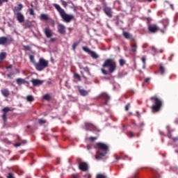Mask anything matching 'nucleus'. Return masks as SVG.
Segmentation results:
<instances>
[{
    "label": "nucleus",
    "mask_w": 178,
    "mask_h": 178,
    "mask_svg": "<svg viewBox=\"0 0 178 178\" xmlns=\"http://www.w3.org/2000/svg\"><path fill=\"white\" fill-rule=\"evenodd\" d=\"M159 72H160L161 74H165V67H163V65H159Z\"/></svg>",
    "instance_id": "nucleus-27"
},
{
    "label": "nucleus",
    "mask_w": 178,
    "mask_h": 178,
    "mask_svg": "<svg viewBox=\"0 0 178 178\" xmlns=\"http://www.w3.org/2000/svg\"><path fill=\"white\" fill-rule=\"evenodd\" d=\"M115 159H116L117 161H119V159H121V158H120V157H115Z\"/></svg>",
    "instance_id": "nucleus-55"
},
{
    "label": "nucleus",
    "mask_w": 178,
    "mask_h": 178,
    "mask_svg": "<svg viewBox=\"0 0 178 178\" xmlns=\"http://www.w3.org/2000/svg\"><path fill=\"white\" fill-rule=\"evenodd\" d=\"M150 101L153 102V106H152V112H159L162 108V100L159 97L154 96L150 97Z\"/></svg>",
    "instance_id": "nucleus-4"
},
{
    "label": "nucleus",
    "mask_w": 178,
    "mask_h": 178,
    "mask_svg": "<svg viewBox=\"0 0 178 178\" xmlns=\"http://www.w3.org/2000/svg\"><path fill=\"white\" fill-rule=\"evenodd\" d=\"M79 168L80 170H82V172H87V170H88V164L86 162H81L79 165Z\"/></svg>",
    "instance_id": "nucleus-12"
},
{
    "label": "nucleus",
    "mask_w": 178,
    "mask_h": 178,
    "mask_svg": "<svg viewBox=\"0 0 178 178\" xmlns=\"http://www.w3.org/2000/svg\"><path fill=\"white\" fill-rule=\"evenodd\" d=\"M26 99L28 102H33L34 101V97H33V95H28Z\"/></svg>",
    "instance_id": "nucleus-26"
},
{
    "label": "nucleus",
    "mask_w": 178,
    "mask_h": 178,
    "mask_svg": "<svg viewBox=\"0 0 178 178\" xmlns=\"http://www.w3.org/2000/svg\"><path fill=\"white\" fill-rule=\"evenodd\" d=\"M6 58V53L2 52L0 54V60H3V59Z\"/></svg>",
    "instance_id": "nucleus-28"
},
{
    "label": "nucleus",
    "mask_w": 178,
    "mask_h": 178,
    "mask_svg": "<svg viewBox=\"0 0 178 178\" xmlns=\"http://www.w3.org/2000/svg\"><path fill=\"white\" fill-rule=\"evenodd\" d=\"M38 122L40 124H44V123H46V121H45V120L40 119L38 120Z\"/></svg>",
    "instance_id": "nucleus-35"
},
{
    "label": "nucleus",
    "mask_w": 178,
    "mask_h": 178,
    "mask_svg": "<svg viewBox=\"0 0 178 178\" xmlns=\"http://www.w3.org/2000/svg\"><path fill=\"white\" fill-rule=\"evenodd\" d=\"M29 60H30V62L31 63H33V65L35 66V60L34 58V56L33 55H29Z\"/></svg>",
    "instance_id": "nucleus-25"
},
{
    "label": "nucleus",
    "mask_w": 178,
    "mask_h": 178,
    "mask_svg": "<svg viewBox=\"0 0 178 178\" xmlns=\"http://www.w3.org/2000/svg\"><path fill=\"white\" fill-rule=\"evenodd\" d=\"M102 98H103L104 99L105 104H106L108 101H109V97L108 96V95L106 93L102 94Z\"/></svg>",
    "instance_id": "nucleus-24"
},
{
    "label": "nucleus",
    "mask_w": 178,
    "mask_h": 178,
    "mask_svg": "<svg viewBox=\"0 0 178 178\" xmlns=\"http://www.w3.org/2000/svg\"><path fill=\"white\" fill-rule=\"evenodd\" d=\"M40 19L43 22H48V20H51V17H49V15L47 14H41Z\"/></svg>",
    "instance_id": "nucleus-17"
},
{
    "label": "nucleus",
    "mask_w": 178,
    "mask_h": 178,
    "mask_svg": "<svg viewBox=\"0 0 178 178\" xmlns=\"http://www.w3.org/2000/svg\"><path fill=\"white\" fill-rule=\"evenodd\" d=\"M68 30H69V31H70V33L72 31V30H73V29H72V28H68Z\"/></svg>",
    "instance_id": "nucleus-54"
},
{
    "label": "nucleus",
    "mask_w": 178,
    "mask_h": 178,
    "mask_svg": "<svg viewBox=\"0 0 178 178\" xmlns=\"http://www.w3.org/2000/svg\"><path fill=\"white\" fill-rule=\"evenodd\" d=\"M57 29L59 34H62L63 35L66 34V26H65L63 24H58Z\"/></svg>",
    "instance_id": "nucleus-11"
},
{
    "label": "nucleus",
    "mask_w": 178,
    "mask_h": 178,
    "mask_svg": "<svg viewBox=\"0 0 178 178\" xmlns=\"http://www.w3.org/2000/svg\"><path fill=\"white\" fill-rule=\"evenodd\" d=\"M147 47H148V44L147 43L143 45V48H147Z\"/></svg>",
    "instance_id": "nucleus-48"
},
{
    "label": "nucleus",
    "mask_w": 178,
    "mask_h": 178,
    "mask_svg": "<svg viewBox=\"0 0 178 178\" xmlns=\"http://www.w3.org/2000/svg\"><path fill=\"white\" fill-rule=\"evenodd\" d=\"M172 140H173V141H178V137L172 138Z\"/></svg>",
    "instance_id": "nucleus-47"
},
{
    "label": "nucleus",
    "mask_w": 178,
    "mask_h": 178,
    "mask_svg": "<svg viewBox=\"0 0 178 178\" xmlns=\"http://www.w3.org/2000/svg\"><path fill=\"white\" fill-rule=\"evenodd\" d=\"M1 94L3 95V97H9L10 92L8 89H2L1 90Z\"/></svg>",
    "instance_id": "nucleus-22"
},
{
    "label": "nucleus",
    "mask_w": 178,
    "mask_h": 178,
    "mask_svg": "<svg viewBox=\"0 0 178 178\" xmlns=\"http://www.w3.org/2000/svg\"><path fill=\"white\" fill-rule=\"evenodd\" d=\"M95 147L97 149L95 159L97 161L102 159L108 154V151H109L108 146L105 143H98L96 144Z\"/></svg>",
    "instance_id": "nucleus-2"
},
{
    "label": "nucleus",
    "mask_w": 178,
    "mask_h": 178,
    "mask_svg": "<svg viewBox=\"0 0 178 178\" xmlns=\"http://www.w3.org/2000/svg\"><path fill=\"white\" fill-rule=\"evenodd\" d=\"M148 30L149 31H150V33H156V31H159V30L161 33H165V31H163V29H159V27H158V26H156V24H149Z\"/></svg>",
    "instance_id": "nucleus-6"
},
{
    "label": "nucleus",
    "mask_w": 178,
    "mask_h": 178,
    "mask_svg": "<svg viewBox=\"0 0 178 178\" xmlns=\"http://www.w3.org/2000/svg\"><path fill=\"white\" fill-rule=\"evenodd\" d=\"M16 17L17 20L19 23H24V15L22 13H17V14H14Z\"/></svg>",
    "instance_id": "nucleus-13"
},
{
    "label": "nucleus",
    "mask_w": 178,
    "mask_h": 178,
    "mask_svg": "<svg viewBox=\"0 0 178 178\" xmlns=\"http://www.w3.org/2000/svg\"><path fill=\"white\" fill-rule=\"evenodd\" d=\"M85 127L86 130L89 131H99L98 128L90 122H85Z\"/></svg>",
    "instance_id": "nucleus-7"
},
{
    "label": "nucleus",
    "mask_w": 178,
    "mask_h": 178,
    "mask_svg": "<svg viewBox=\"0 0 178 178\" xmlns=\"http://www.w3.org/2000/svg\"><path fill=\"white\" fill-rule=\"evenodd\" d=\"M143 126H144V122H141L140 124V127H143Z\"/></svg>",
    "instance_id": "nucleus-52"
},
{
    "label": "nucleus",
    "mask_w": 178,
    "mask_h": 178,
    "mask_svg": "<svg viewBox=\"0 0 178 178\" xmlns=\"http://www.w3.org/2000/svg\"><path fill=\"white\" fill-rule=\"evenodd\" d=\"M104 13L108 17H112V8L109 7H106L104 9Z\"/></svg>",
    "instance_id": "nucleus-18"
},
{
    "label": "nucleus",
    "mask_w": 178,
    "mask_h": 178,
    "mask_svg": "<svg viewBox=\"0 0 178 178\" xmlns=\"http://www.w3.org/2000/svg\"><path fill=\"white\" fill-rule=\"evenodd\" d=\"M130 108V104H128L125 106V111H129V108Z\"/></svg>",
    "instance_id": "nucleus-41"
},
{
    "label": "nucleus",
    "mask_w": 178,
    "mask_h": 178,
    "mask_svg": "<svg viewBox=\"0 0 178 178\" xmlns=\"http://www.w3.org/2000/svg\"><path fill=\"white\" fill-rule=\"evenodd\" d=\"M125 63H126V60H124V59H120V66H124Z\"/></svg>",
    "instance_id": "nucleus-33"
},
{
    "label": "nucleus",
    "mask_w": 178,
    "mask_h": 178,
    "mask_svg": "<svg viewBox=\"0 0 178 178\" xmlns=\"http://www.w3.org/2000/svg\"><path fill=\"white\" fill-rule=\"evenodd\" d=\"M7 177L8 178H15V177H13V173H12V172H9Z\"/></svg>",
    "instance_id": "nucleus-38"
},
{
    "label": "nucleus",
    "mask_w": 178,
    "mask_h": 178,
    "mask_svg": "<svg viewBox=\"0 0 178 178\" xmlns=\"http://www.w3.org/2000/svg\"><path fill=\"white\" fill-rule=\"evenodd\" d=\"M89 140H90V141H95V140H97V137H90L89 138Z\"/></svg>",
    "instance_id": "nucleus-42"
},
{
    "label": "nucleus",
    "mask_w": 178,
    "mask_h": 178,
    "mask_svg": "<svg viewBox=\"0 0 178 178\" xmlns=\"http://www.w3.org/2000/svg\"><path fill=\"white\" fill-rule=\"evenodd\" d=\"M147 1V2H152V0H145Z\"/></svg>",
    "instance_id": "nucleus-57"
},
{
    "label": "nucleus",
    "mask_w": 178,
    "mask_h": 178,
    "mask_svg": "<svg viewBox=\"0 0 178 178\" xmlns=\"http://www.w3.org/2000/svg\"><path fill=\"white\" fill-rule=\"evenodd\" d=\"M61 4L64 8L67 7V2L65 1L64 0H60Z\"/></svg>",
    "instance_id": "nucleus-32"
},
{
    "label": "nucleus",
    "mask_w": 178,
    "mask_h": 178,
    "mask_svg": "<svg viewBox=\"0 0 178 178\" xmlns=\"http://www.w3.org/2000/svg\"><path fill=\"white\" fill-rule=\"evenodd\" d=\"M169 138H172V135L168 136Z\"/></svg>",
    "instance_id": "nucleus-60"
},
{
    "label": "nucleus",
    "mask_w": 178,
    "mask_h": 178,
    "mask_svg": "<svg viewBox=\"0 0 178 178\" xmlns=\"http://www.w3.org/2000/svg\"><path fill=\"white\" fill-rule=\"evenodd\" d=\"M3 2H8V0H0V6H2V3H3Z\"/></svg>",
    "instance_id": "nucleus-39"
},
{
    "label": "nucleus",
    "mask_w": 178,
    "mask_h": 178,
    "mask_svg": "<svg viewBox=\"0 0 178 178\" xmlns=\"http://www.w3.org/2000/svg\"><path fill=\"white\" fill-rule=\"evenodd\" d=\"M172 58H173V54L171 55L170 58H168V60H172Z\"/></svg>",
    "instance_id": "nucleus-50"
},
{
    "label": "nucleus",
    "mask_w": 178,
    "mask_h": 178,
    "mask_svg": "<svg viewBox=\"0 0 178 178\" xmlns=\"http://www.w3.org/2000/svg\"><path fill=\"white\" fill-rule=\"evenodd\" d=\"M83 70H87V69H88V67H85V68H83Z\"/></svg>",
    "instance_id": "nucleus-59"
},
{
    "label": "nucleus",
    "mask_w": 178,
    "mask_h": 178,
    "mask_svg": "<svg viewBox=\"0 0 178 178\" xmlns=\"http://www.w3.org/2000/svg\"><path fill=\"white\" fill-rule=\"evenodd\" d=\"M53 6L56 9L57 12H58L60 17L63 18V22L65 23H70L73 19H74V16L73 15H69L66 13L65 10L59 6V4L54 3Z\"/></svg>",
    "instance_id": "nucleus-3"
},
{
    "label": "nucleus",
    "mask_w": 178,
    "mask_h": 178,
    "mask_svg": "<svg viewBox=\"0 0 178 178\" xmlns=\"http://www.w3.org/2000/svg\"><path fill=\"white\" fill-rule=\"evenodd\" d=\"M24 48H25V49H27V51H30V47L29 46H24Z\"/></svg>",
    "instance_id": "nucleus-44"
},
{
    "label": "nucleus",
    "mask_w": 178,
    "mask_h": 178,
    "mask_svg": "<svg viewBox=\"0 0 178 178\" xmlns=\"http://www.w3.org/2000/svg\"><path fill=\"white\" fill-rule=\"evenodd\" d=\"M31 82L32 83L33 87H37L38 86H42V84H44V81L40 80V79H31Z\"/></svg>",
    "instance_id": "nucleus-14"
},
{
    "label": "nucleus",
    "mask_w": 178,
    "mask_h": 178,
    "mask_svg": "<svg viewBox=\"0 0 178 178\" xmlns=\"http://www.w3.org/2000/svg\"><path fill=\"white\" fill-rule=\"evenodd\" d=\"M9 42V39L8 38L3 36L0 38V45H8Z\"/></svg>",
    "instance_id": "nucleus-16"
},
{
    "label": "nucleus",
    "mask_w": 178,
    "mask_h": 178,
    "mask_svg": "<svg viewBox=\"0 0 178 178\" xmlns=\"http://www.w3.org/2000/svg\"><path fill=\"white\" fill-rule=\"evenodd\" d=\"M82 49L85 52H87L88 54H89L90 55V56H92L93 58V59H98V56H97V53H95V51H91L90 49H88L86 47H83Z\"/></svg>",
    "instance_id": "nucleus-8"
},
{
    "label": "nucleus",
    "mask_w": 178,
    "mask_h": 178,
    "mask_svg": "<svg viewBox=\"0 0 178 178\" xmlns=\"http://www.w3.org/2000/svg\"><path fill=\"white\" fill-rule=\"evenodd\" d=\"M79 92L82 97H86V95H88V91L84 89H79Z\"/></svg>",
    "instance_id": "nucleus-23"
},
{
    "label": "nucleus",
    "mask_w": 178,
    "mask_h": 178,
    "mask_svg": "<svg viewBox=\"0 0 178 178\" xmlns=\"http://www.w3.org/2000/svg\"><path fill=\"white\" fill-rule=\"evenodd\" d=\"M106 67H108V71L106 70ZM102 73H103L105 76L108 75V74L113 73L116 70V62L113 59H107L104 61L102 65V67L101 69Z\"/></svg>",
    "instance_id": "nucleus-1"
},
{
    "label": "nucleus",
    "mask_w": 178,
    "mask_h": 178,
    "mask_svg": "<svg viewBox=\"0 0 178 178\" xmlns=\"http://www.w3.org/2000/svg\"><path fill=\"white\" fill-rule=\"evenodd\" d=\"M128 136H129V137H130V138H131L134 137V133L130 131L128 133Z\"/></svg>",
    "instance_id": "nucleus-37"
},
{
    "label": "nucleus",
    "mask_w": 178,
    "mask_h": 178,
    "mask_svg": "<svg viewBox=\"0 0 178 178\" xmlns=\"http://www.w3.org/2000/svg\"><path fill=\"white\" fill-rule=\"evenodd\" d=\"M151 48H152V51L156 52V48H155V47L152 46Z\"/></svg>",
    "instance_id": "nucleus-43"
},
{
    "label": "nucleus",
    "mask_w": 178,
    "mask_h": 178,
    "mask_svg": "<svg viewBox=\"0 0 178 178\" xmlns=\"http://www.w3.org/2000/svg\"><path fill=\"white\" fill-rule=\"evenodd\" d=\"M56 41V38H50V42H55Z\"/></svg>",
    "instance_id": "nucleus-40"
},
{
    "label": "nucleus",
    "mask_w": 178,
    "mask_h": 178,
    "mask_svg": "<svg viewBox=\"0 0 178 178\" xmlns=\"http://www.w3.org/2000/svg\"><path fill=\"white\" fill-rule=\"evenodd\" d=\"M27 26L28 27H33V25H31V24H28Z\"/></svg>",
    "instance_id": "nucleus-53"
},
{
    "label": "nucleus",
    "mask_w": 178,
    "mask_h": 178,
    "mask_svg": "<svg viewBox=\"0 0 178 178\" xmlns=\"http://www.w3.org/2000/svg\"><path fill=\"white\" fill-rule=\"evenodd\" d=\"M74 77L75 79H76L77 80H79V81H81V77L80 76V75H79V74L75 73V74H74Z\"/></svg>",
    "instance_id": "nucleus-29"
},
{
    "label": "nucleus",
    "mask_w": 178,
    "mask_h": 178,
    "mask_svg": "<svg viewBox=\"0 0 178 178\" xmlns=\"http://www.w3.org/2000/svg\"><path fill=\"white\" fill-rule=\"evenodd\" d=\"M72 177H73V178H79V175H72Z\"/></svg>",
    "instance_id": "nucleus-49"
},
{
    "label": "nucleus",
    "mask_w": 178,
    "mask_h": 178,
    "mask_svg": "<svg viewBox=\"0 0 178 178\" xmlns=\"http://www.w3.org/2000/svg\"><path fill=\"white\" fill-rule=\"evenodd\" d=\"M1 111H2V112H3V114L2 115L1 118H2L4 123H6V122L8 119V118H7L8 112H10V111H12V110L9 107H5Z\"/></svg>",
    "instance_id": "nucleus-9"
},
{
    "label": "nucleus",
    "mask_w": 178,
    "mask_h": 178,
    "mask_svg": "<svg viewBox=\"0 0 178 178\" xmlns=\"http://www.w3.org/2000/svg\"><path fill=\"white\" fill-rule=\"evenodd\" d=\"M96 178H106V175L104 174H97Z\"/></svg>",
    "instance_id": "nucleus-31"
},
{
    "label": "nucleus",
    "mask_w": 178,
    "mask_h": 178,
    "mask_svg": "<svg viewBox=\"0 0 178 178\" xmlns=\"http://www.w3.org/2000/svg\"><path fill=\"white\" fill-rule=\"evenodd\" d=\"M88 178H91V175H88Z\"/></svg>",
    "instance_id": "nucleus-58"
},
{
    "label": "nucleus",
    "mask_w": 178,
    "mask_h": 178,
    "mask_svg": "<svg viewBox=\"0 0 178 178\" xmlns=\"http://www.w3.org/2000/svg\"><path fill=\"white\" fill-rule=\"evenodd\" d=\"M29 14L31 15V16H34L35 13L34 10L33 8L29 9Z\"/></svg>",
    "instance_id": "nucleus-34"
},
{
    "label": "nucleus",
    "mask_w": 178,
    "mask_h": 178,
    "mask_svg": "<svg viewBox=\"0 0 178 178\" xmlns=\"http://www.w3.org/2000/svg\"><path fill=\"white\" fill-rule=\"evenodd\" d=\"M43 33L46 35L47 38H51L54 35V32L51 31L49 26H47L44 29Z\"/></svg>",
    "instance_id": "nucleus-10"
},
{
    "label": "nucleus",
    "mask_w": 178,
    "mask_h": 178,
    "mask_svg": "<svg viewBox=\"0 0 178 178\" xmlns=\"http://www.w3.org/2000/svg\"><path fill=\"white\" fill-rule=\"evenodd\" d=\"M175 123H177V124H178V118H177V119L175 120Z\"/></svg>",
    "instance_id": "nucleus-56"
},
{
    "label": "nucleus",
    "mask_w": 178,
    "mask_h": 178,
    "mask_svg": "<svg viewBox=\"0 0 178 178\" xmlns=\"http://www.w3.org/2000/svg\"><path fill=\"white\" fill-rule=\"evenodd\" d=\"M131 51L134 54H136L137 52V44L136 43H131Z\"/></svg>",
    "instance_id": "nucleus-21"
},
{
    "label": "nucleus",
    "mask_w": 178,
    "mask_h": 178,
    "mask_svg": "<svg viewBox=\"0 0 178 178\" xmlns=\"http://www.w3.org/2000/svg\"><path fill=\"white\" fill-rule=\"evenodd\" d=\"M43 99H45L46 101H49L51 99V96L47 94L43 96Z\"/></svg>",
    "instance_id": "nucleus-30"
},
{
    "label": "nucleus",
    "mask_w": 178,
    "mask_h": 178,
    "mask_svg": "<svg viewBox=\"0 0 178 178\" xmlns=\"http://www.w3.org/2000/svg\"><path fill=\"white\" fill-rule=\"evenodd\" d=\"M17 138L18 140H20V137L19 136H17Z\"/></svg>",
    "instance_id": "nucleus-61"
},
{
    "label": "nucleus",
    "mask_w": 178,
    "mask_h": 178,
    "mask_svg": "<svg viewBox=\"0 0 178 178\" xmlns=\"http://www.w3.org/2000/svg\"><path fill=\"white\" fill-rule=\"evenodd\" d=\"M22 9H23V4L19 3V4H18L17 6H15L13 8V12L14 15L17 14V13H20V11H22Z\"/></svg>",
    "instance_id": "nucleus-15"
},
{
    "label": "nucleus",
    "mask_w": 178,
    "mask_h": 178,
    "mask_svg": "<svg viewBox=\"0 0 178 178\" xmlns=\"http://www.w3.org/2000/svg\"><path fill=\"white\" fill-rule=\"evenodd\" d=\"M150 79L149 78H145V83H148Z\"/></svg>",
    "instance_id": "nucleus-46"
},
{
    "label": "nucleus",
    "mask_w": 178,
    "mask_h": 178,
    "mask_svg": "<svg viewBox=\"0 0 178 178\" xmlns=\"http://www.w3.org/2000/svg\"><path fill=\"white\" fill-rule=\"evenodd\" d=\"M48 65V60L44 59L43 58H41L39 59V61L35 64L34 67L35 69H36V70H38V72H42V70L47 69Z\"/></svg>",
    "instance_id": "nucleus-5"
},
{
    "label": "nucleus",
    "mask_w": 178,
    "mask_h": 178,
    "mask_svg": "<svg viewBox=\"0 0 178 178\" xmlns=\"http://www.w3.org/2000/svg\"><path fill=\"white\" fill-rule=\"evenodd\" d=\"M142 62H143V65H145V57L142 58Z\"/></svg>",
    "instance_id": "nucleus-45"
},
{
    "label": "nucleus",
    "mask_w": 178,
    "mask_h": 178,
    "mask_svg": "<svg viewBox=\"0 0 178 178\" xmlns=\"http://www.w3.org/2000/svg\"><path fill=\"white\" fill-rule=\"evenodd\" d=\"M77 45H79V43H76V42H75V43H74L73 44H72V49L74 51L75 49H76V48L77 47Z\"/></svg>",
    "instance_id": "nucleus-36"
},
{
    "label": "nucleus",
    "mask_w": 178,
    "mask_h": 178,
    "mask_svg": "<svg viewBox=\"0 0 178 178\" xmlns=\"http://www.w3.org/2000/svg\"><path fill=\"white\" fill-rule=\"evenodd\" d=\"M16 83L18 86H22V84H26V79L19 78L16 79Z\"/></svg>",
    "instance_id": "nucleus-20"
},
{
    "label": "nucleus",
    "mask_w": 178,
    "mask_h": 178,
    "mask_svg": "<svg viewBox=\"0 0 178 178\" xmlns=\"http://www.w3.org/2000/svg\"><path fill=\"white\" fill-rule=\"evenodd\" d=\"M15 145V147H20V143H16Z\"/></svg>",
    "instance_id": "nucleus-51"
},
{
    "label": "nucleus",
    "mask_w": 178,
    "mask_h": 178,
    "mask_svg": "<svg viewBox=\"0 0 178 178\" xmlns=\"http://www.w3.org/2000/svg\"><path fill=\"white\" fill-rule=\"evenodd\" d=\"M123 35L127 40H133V35L129 32H123Z\"/></svg>",
    "instance_id": "nucleus-19"
}]
</instances>
